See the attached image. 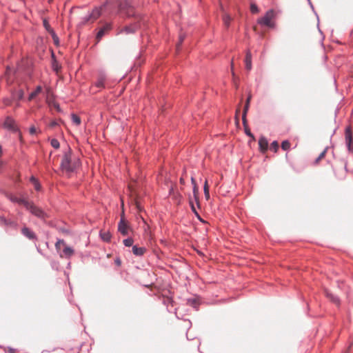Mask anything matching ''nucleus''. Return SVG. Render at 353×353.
<instances>
[{"mask_svg":"<svg viewBox=\"0 0 353 353\" xmlns=\"http://www.w3.org/2000/svg\"><path fill=\"white\" fill-rule=\"evenodd\" d=\"M186 304L196 310H198L199 306L200 305V301L197 297L189 298L186 301Z\"/></svg>","mask_w":353,"mask_h":353,"instance_id":"16","label":"nucleus"},{"mask_svg":"<svg viewBox=\"0 0 353 353\" xmlns=\"http://www.w3.org/2000/svg\"><path fill=\"white\" fill-rule=\"evenodd\" d=\"M190 208H191V210L192 211L194 212V214L196 215V216L200 220V221H202L199 214L198 213V212L196 211V208L194 206V201H193V199L192 197L190 198Z\"/></svg>","mask_w":353,"mask_h":353,"instance_id":"25","label":"nucleus"},{"mask_svg":"<svg viewBox=\"0 0 353 353\" xmlns=\"http://www.w3.org/2000/svg\"><path fill=\"white\" fill-rule=\"evenodd\" d=\"M259 11V9L258 6L255 3H251L250 5V12L252 14L258 13Z\"/></svg>","mask_w":353,"mask_h":353,"instance_id":"36","label":"nucleus"},{"mask_svg":"<svg viewBox=\"0 0 353 353\" xmlns=\"http://www.w3.org/2000/svg\"><path fill=\"white\" fill-rule=\"evenodd\" d=\"M71 118L73 123H74L76 125H79L81 124V118L78 115L72 114Z\"/></svg>","mask_w":353,"mask_h":353,"instance_id":"28","label":"nucleus"},{"mask_svg":"<svg viewBox=\"0 0 353 353\" xmlns=\"http://www.w3.org/2000/svg\"><path fill=\"white\" fill-rule=\"evenodd\" d=\"M99 236L104 242H110L112 238V235L109 231L101 230L99 232Z\"/></svg>","mask_w":353,"mask_h":353,"instance_id":"19","label":"nucleus"},{"mask_svg":"<svg viewBox=\"0 0 353 353\" xmlns=\"http://www.w3.org/2000/svg\"><path fill=\"white\" fill-rule=\"evenodd\" d=\"M250 100H251V96L250 95L247 98L245 105H248V106H250Z\"/></svg>","mask_w":353,"mask_h":353,"instance_id":"51","label":"nucleus"},{"mask_svg":"<svg viewBox=\"0 0 353 353\" xmlns=\"http://www.w3.org/2000/svg\"><path fill=\"white\" fill-rule=\"evenodd\" d=\"M12 95L13 97H14L16 99L20 101L22 100L24 97V92L22 89H19L13 92Z\"/></svg>","mask_w":353,"mask_h":353,"instance_id":"23","label":"nucleus"},{"mask_svg":"<svg viewBox=\"0 0 353 353\" xmlns=\"http://www.w3.org/2000/svg\"><path fill=\"white\" fill-rule=\"evenodd\" d=\"M58 125V123L56 121H51L50 126L52 128L56 127Z\"/></svg>","mask_w":353,"mask_h":353,"instance_id":"50","label":"nucleus"},{"mask_svg":"<svg viewBox=\"0 0 353 353\" xmlns=\"http://www.w3.org/2000/svg\"><path fill=\"white\" fill-rule=\"evenodd\" d=\"M174 312L176 314V308H174Z\"/></svg>","mask_w":353,"mask_h":353,"instance_id":"60","label":"nucleus"},{"mask_svg":"<svg viewBox=\"0 0 353 353\" xmlns=\"http://www.w3.org/2000/svg\"><path fill=\"white\" fill-rule=\"evenodd\" d=\"M224 20V23H225V25L226 26H229L230 25V17L229 16H225L223 19Z\"/></svg>","mask_w":353,"mask_h":353,"instance_id":"44","label":"nucleus"},{"mask_svg":"<svg viewBox=\"0 0 353 353\" xmlns=\"http://www.w3.org/2000/svg\"><path fill=\"white\" fill-rule=\"evenodd\" d=\"M243 127H244V132H245V134L252 138V139H254V134L251 132L250 130L249 129L248 126V123H247V121H245V124H243Z\"/></svg>","mask_w":353,"mask_h":353,"instance_id":"27","label":"nucleus"},{"mask_svg":"<svg viewBox=\"0 0 353 353\" xmlns=\"http://www.w3.org/2000/svg\"><path fill=\"white\" fill-rule=\"evenodd\" d=\"M249 107L250 106H248V105H245L244 108H243V114H242V121H243V124H245V121H247L246 116H247V113L249 110Z\"/></svg>","mask_w":353,"mask_h":353,"instance_id":"29","label":"nucleus"},{"mask_svg":"<svg viewBox=\"0 0 353 353\" xmlns=\"http://www.w3.org/2000/svg\"><path fill=\"white\" fill-rule=\"evenodd\" d=\"M70 266V263H68V268H69Z\"/></svg>","mask_w":353,"mask_h":353,"instance_id":"59","label":"nucleus"},{"mask_svg":"<svg viewBox=\"0 0 353 353\" xmlns=\"http://www.w3.org/2000/svg\"><path fill=\"white\" fill-rule=\"evenodd\" d=\"M124 245L125 247H132L133 246V243H134V240L131 237H129V238H127L123 240V241Z\"/></svg>","mask_w":353,"mask_h":353,"instance_id":"32","label":"nucleus"},{"mask_svg":"<svg viewBox=\"0 0 353 353\" xmlns=\"http://www.w3.org/2000/svg\"><path fill=\"white\" fill-rule=\"evenodd\" d=\"M52 68L56 72H58L61 69V65L57 61L54 53L53 52H52Z\"/></svg>","mask_w":353,"mask_h":353,"instance_id":"21","label":"nucleus"},{"mask_svg":"<svg viewBox=\"0 0 353 353\" xmlns=\"http://www.w3.org/2000/svg\"><path fill=\"white\" fill-rule=\"evenodd\" d=\"M197 194H198L197 185H194L193 186V198H192V199L194 200L197 206L199 207V198H198Z\"/></svg>","mask_w":353,"mask_h":353,"instance_id":"26","label":"nucleus"},{"mask_svg":"<svg viewBox=\"0 0 353 353\" xmlns=\"http://www.w3.org/2000/svg\"><path fill=\"white\" fill-rule=\"evenodd\" d=\"M21 234L29 240L37 239L36 234L28 227L24 226L21 228Z\"/></svg>","mask_w":353,"mask_h":353,"instance_id":"9","label":"nucleus"},{"mask_svg":"<svg viewBox=\"0 0 353 353\" xmlns=\"http://www.w3.org/2000/svg\"><path fill=\"white\" fill-rule=\"evenodd\" d=\"M327 150V148H325L324 150L321 152V154L319 155L318 158H316L315 161L316 163H318L321 159H323L325 157Z\"/></svg>","mask_w":353,"mask_h":353,"instance_id":"41","label":"nucleus"},{"mask_svg":"<svg viewBox=\"0 0 353 353\" xmlns=\"http://www.w3.org/2000/svg\"><path fill=\"white\" fill-rule=\"evenodd\" d=\"M0 223H2L7 226H10V227L14 228H17V222H15L11 219H7L3 216L0 217Z\"/></svg>","mask_w":353,"mask_h":353,"instance_id":"20","label":"nucleus"},{"mask_svg":"<svg viewBox=\"0 0 353 353\" xmlns=\"http://www.w3.org/2000/svg\"><path fill=\"white\" fill-rule=\"evenodd\" d=\"M276 17V12L273 9L268 10L265 15L258 19L257 22L261 26H265L270 28L275 27V23L272 20Z\"/></svg>","mask_w":353,"mask_h":353,"instance_id":"5","label":"nucleus"},{"mask_svg":"<svg viewBox=\"0 0 353 353\" xmlns=\"http://www.w3.org/2000/svg\"><path fill=\"white\" fill-rule=\"evenodd\" d=\"M3 102H4V103H5L6 105H10V100H9L8 99H5L3 100Z\"/></svg>","mask_w":353,"mask_h":353,"instance_id":"53","label":"nucleus"},{"mask_svg":"<svg viewBox=\"0 0 353 353\" xmlns=\"http://www.w3.org/2000/svg\"><path fill=\"white\" fill-rule=\"evenodd\" d=\"M132 253L137 256H142L147 251L145 247H139L137 245H134L132 248Z\"/></svg>","mask_w":353,"mask_h":353,"instance_id":"15","label":"nucleus"},{"mask_svg":"<svg viewBox=\"0 0 353 353\" xmlns=\"http://www.w3.org/2000/svg\"><path fill=\"white\" fill-rule=\"evenodd\" d=\"M290 145L291 144L288 140H285L281 143V148L285 151L288 150L290 148Z\"/></svg>","mask_w":353,"mask_h":353,"instance_id":"33","label":"nucleus"},{"mask_svg":"<svg viewBox=\"0 0 353 353\" xmlns=\"http://www.w3.org/2000/svg\"><path fill=\"white\" fill-rule=\"evenodd\" d=\"M1 154H2V148H1V146L0 145V156L1 155Z\"/></svg>","mask_w":353,"mask_h":353,"instance_id":"57","label":"nucleus"},{"mask_svg":"<svg viewBox=\"0 0 353 353\" xmlns=\"http://www.w3.org/2000/svg\"><path fill=\"white\" fill-rule=\"evenodd\" d=\"M3 125L6 128H7L10 130H12V131L17 130V128L15 126V121L10 117H7L6 118L4 123H3Z\"/></svg>","mask_w":353,"mask_h":353,"instance_id":"12","label":"nucleus"},{"mask_svg":"<svg viewBox=\"0 0 353 353\" xmlns=\"http://www.w3.org/2000/svg\"><path fill=\"white\" fill-rule=\"evenodd\" d=\"M231 67H232V68H233V61H232V63H231Z\"/></svg>","mask_w":353,"mask_h":353,"instance_id":"58","label":"nucleus"},{"mask_svg":"<svg viewBox=\"0 0 353 353\" xmlns=\"http://www.w3.org/2000/svg\"><path fill=\"white\" fill-rule=\"evenodd\" d=\"M245 65L247 70L250 71L252 69V54L250 50L246 52L245 58Z\"/></svg>","mask_w":353,"mask_h":353,"instance_id":"17","label":"nucleus"},{"mask_svg":"<svg viewBox=\"0 0 353 353\" xmlns=\"http://www.w3.org/2000/svg\"><path fill=\"white\" fill-rule=\"evenodd\" d=\"M61 244H62L63 245H65V241L63 239H58L55 243V248L57 250H59L60 249Z\"/></svg>","mask_w":353,"mask_h":353,"instance_id":"39","label":"nucleus"},{"mask_svg":"<svg viewBox=\"0 0 353 353\" xmlns=\"http://www.w3.org/2000/svg\"><path fill=\"white\" fill-rule=\"evenodd\" d=\"M50 265L53 270H59V263L54 260H50Z\"/></svg>","mask_w":353,"mask_h":353,"instance_id":"35","label":"nucleus"},{"mask_svg":"<svg viewBox=\"0 0 353 353\" xmlns=\"http://www.w3.org/2000/svg\"><path fill=\"white\" fill-rule=\"evenodd\" d=\"M42 91V87L41 85H38L36 87L34 91L32 92L28 97V101L33 100L37 94H39Z\"/></svg>","mask_w":353,"mask_h":353,"instance_id":"22","label":"nucleus"},{"mask_svg":"<svg viewBox=\"0 0 353 353\" xmlns=\"http://www.w3.org/2000/svg\"><path fill=\"white\" fill-rule=\"evenodd\" d=\"M345 144H346L348 152L350 153H353V148L352 147V141H353L352 134L351 128L350 126H347L345 128Z\"/></svg>","mask_w":353,"mask_h":353,"instance_id":"7","label":"nucleus"},{"mask_svg":"<svg viewBox=\"0 0 353 353\" xmlns=\"http://www.w3.org/2000/svg\"><path fill=\"white\" fill-rule=\"evenodd\" d=\"M53 106H54V108L56 109V110H57V111H58V112H61V108H60V105H59V103H54L53 104Z\"/></svg>","mask_w":353,"mask_h":353,"instance_id":"48","label":"nucleus"},{"mask_svg":"<svg viewBox=\"0 0 353 353\" xmlns=\"http://www.w3.org/2000/svg\"><path fill=\"white\" fill-rule=\"evenodd\" d=\"M270 149L276 152L279 149V143L276 141H274L270 145Z\"/></svg>","mask_w":353,"mask_h":353,"instance_id":"40","label":"nucleus"},{"mask_svg":"<svg viewBox=\"0 0 353 353\" xmlns=\"http://www.w3.org/2000/svg\"><path fill=\"white\" fill-rule=\"evenodd\" d=\"M91 19H93V17H92V15L90 14L85 16L83 19H82V23L83 24H85L87 22H88Z\"/></svg>","mask_w":353,"mask_h":353,"instance_id":"43","label":"nucleus"},{"mask_svg":"<svg viewBox=\"0 0 353 353\" xmlns=\"http://www.w3.org/2000/svg\"><path fill=\"white\" fill-rule=\"evenodd\" d=\"M307 1L308 2V4L310 5V8L312 9V10L314 11V6L311 2V0H307Z\"/></svg>","mask_w":353,"mask_h":353,"instance_id":"52","label":"nucleus"},{"mask_svg":"<svg viewBox=\"0 0 353 353\" xmlns=\"http://www.w3.org/2000/svg\"><path fill=\"white\" fill-rule=\"evenodd\" d=\"M26 209L30 212L31 214L41 220L43 223L46 222V219L49 215L40 207L36 205L33 201L26 203Z\"/></svg>","mask_w":353,"mask_h":353,"instance_id":"4","label":"nucleus"},{"mask_svg":"<svg viewBox=\"0 0 353 353\" xmlns=\"http://www.w3.org/2000/svg\"><path fill=\"white\" fill-rule=\"evenodd\" d=\"M74 253V250L70 246L67 245L66 244L64 245V248L62 252L59 253V256L61 258L70 259Z\"/></svg>","mask_w":353,"mask_h":353,"instance_id":"10","label":"nucleus"},{"mask_svg":"<svg viewBox=\"0 0 353 353\" xmlns=\"http://www.w3.org/2000/svg\"><path fill=\"white\" fill-rule=\"evenodd\" d=\"M72 154V150L70 147H68V150L63 152V157L60 164L61 170L68 173L74 172L81 164L79 159H73Z\"/></svg>","mask_w":353,"mask_h":353,"instance_id":"2","label":"nucleus"},{"mask_svg":"<svg viewBox=\"0 0 353 353\" xmlns=\"http://www.w3.org/2000/svg\"><path fill=\"white\" fill-rule=\"evenodd\" d=\"M112 28V24L111 23H106L105 25L101 27L96 35V39L97 42H99L102 37L109 31H110Z\"/></svg>","mask_w":353,"mask_h":353,"instance_id":"8","label":"nucleus"},{"mask_svg":"<svg viewBox=\"0 0 353 353\" xmlns=\"http://www.w3.org/2000/svg\"><path fill=\"white\" fill-rule=\"evenodd\" d=\"M118 231L123 236L128 234V225L122 218L118 224Z\"/></svg>","mask_w":353,"mask_h":353,"instance_id":"14","label":"nucleus"},{"mask_svg":"<svg viewBox=\"0 0 353 353\" xmlns=\"http://www.w3.org/2000/svg\"><path fill=\"white\" fill-rule=\"evenodd\" d=\"M8 352L9 353H16V350L13 348H9V350H8Z\"/></svg>","mask_w":353,"mask_h":353,"instance_id":"55","label":"nucleus"},{"mask_svg":"<svg viewBox=\"0 0 353 353\" xmlns=\"http://www.w3.org/2000/svg\"><path fill=\"white\" fill-rule=\"evenodd\" d=\"M131 9L127 0H107L101 7L94 8L90 13L93 19L101 16L103 11H108L110 14H118L123 18H130L133 14L128 11Z\"/></svg>","mask_w":353,"mask_h":353,"instance_id":"1","label":"nucleus"},{"mask_svg":"<svg viewBox=\"0 0 353 353\" xmlns=\"http://www.w3.org/2000/svg\"><path fill=\"white\" fill-rule=\"evenodd\" d=\"M50 144L55 149H59L60 147L59 141L57 139H51Z\"/></svg>","mask_w":353,"mask_h":353,"instance_id":"34","label":"nucleus"},{"mask_svg":"<svg viewBox=\"0 0 353 353\" xmlns=\"http://www.w3.org/2000/svg\"><path fill=\"white\" fill-rule=\"evenodd\" d=\"M203 190H204L205 197L207 200H208L210 199V192H209V187H208L207 181H205V182L204 183Z\"/></svg>","mask_w":353,"mask_h":353,"instance_id":"30","label":"nucleus"},{"mask_svg":"<svg viewBox=\"0 0 353 353\" xmlns=\"http://www.w3.org/2000/svg\"><path fill=\"white\" fill-rule=\"evenodd\" d=\"M130 6L131 7V9H129L128 11L130 12V13L133 14L132 17L137 19V21L130 23L128 26H125L123 28L120 29L117 32V35H119V34H123V33H125L126 34H134L139 29H140L142 27V26L145 25L144 19L141 16L135 14V13L134 12L133 7L130 4ZM130 17H132V16Z\"/></svg>","mask_w":353,"mask_h":353,"instance_id":"3","label":"nucleus"},{"mask_svg":"<svg viewBox=\"0 0 353 353\" xmlns=\"http://www.w3.org/2000/svg\"><path fill=\"white\" fill-rule=\"evenodd\" d=\"M21 196H17L13 193L7 192L6 193V197L9 199L12 203H17L19 205H22L25 208L27 205L26 203H28V200L24 198L21 194H20Z\"/></svg>","mask_w":353,"mask_h":353,"instance_id":"6","label":"nucleus"},{"mask_svg":"<svg viewBox=\"0 0 353 353\" xmlns=\"http://www.w3.org/2000/svg\"><path fill=\"white\" fill-rule=\"evenodd\" d=\"M163 303L167 305L168 311L171 312V310L169 309V304L172 305V303H173L172 299L168 298L163 301Z\"/></svg>","mask_w":353,"mask_h":353,"instance_id":"37","label":"nucleus"},{"mask_svg":"<svg viewBox=\"0 0 353 353\" xmlns=\"http://www.w3.org/2000/svg\"><path fill=\"white\" fill-rule=\"evenodd\" d=\"M184 39H185V36L184 35H180V37H179V43L177 44V48L180 47V46L183 43Z\"/></svg>","mask_w":353,"mask_h":353,"instance_id":"45","label":"nucleus"},{"mask_svg":"<svg viewBox=\"0 0 353 353\" xmlns=\"http://www.w3.org/2000/svg\"><path fill=\"white\" fill-rule=\"evenodd\" d=\"M105 76L104 74H100L98 76L97 80L94 83V85L98 88H105Z\"/></svg>","mask_w":353,"mask_h":353,"instance_id":"18","label":"nucleus"},{"mask_svg":"<svg viewBox=\"0 0 353 353\" xmlns=\"http://www.w3.org/2000/svg\"><path fill=\"white\" fill-rule=\"evenodd\" d=\"M61 244H62L63 245H65V241L63 239H58L55 243V248L57 250H59L60 249Z\"/></svg>","mask_w":353,"mask_h":353,"instance_id":"38","label":"nucleus"},{"mask_svg":"<svg viewBox=\"0 0 353 353\" xmlns=\"http://www.w3.org/2000/svg\"><path fill=\"white\" fill-rule=\"evenodd\" d=\"M37 252H38L40 254H41V255H43V256H45V255H44V254H43V252L41 251V250L39 248L37 247ZM46 258L47 259H48V260H50V259L49 256H46Z\"/></svg>","mask_w":353,"mask_h":353,"instance_id":"49","label":"nucleus"},{"mask_svg":"<svg viewBox=\"0 0 353 353\" xmlns=\"http://www.w3.org/2000/svg\"><path fill=\"white\" fill-rule=\"evenodd\" d=\"M50 34H51V36L52 37V39H53V41H54V44L55 45H58L59 42V37H58V36L57 35V34L55 33V32L54 31L53 29H50Z\"/></svg>","mask_w":353,"mask_h":353,"instance_id":"31","label":"nucleus"},{"mask_svg":"<svg viewBox=\"0 0 353 353\" xmlns=\"http://www.w3.org/2000/svg\"><path fill=\"white\" fill-rule=\"evenodd\" d=\"M114 263L117 266H120L121 265V261L120 258H119V257L116 258L114 259Z\"/></svg>","mask_w":353,"mask_h":353,"instance_id":"47","label":"nucleus"},{"mask_svg":"<svg viewBox=\"0 0 353 353\" xmlns=\"http://www.w3.org/2000/svg\"><path fill=\"white\" fill-rule=\"evenodd\" d=\"M324 294L331 302L337 305H340V299L337 295L332 294L327 289L324 290Z\"/></svg>","mask_w":353,"mask_h":353,"instance_id":"11","label":"nucleus"},{"mask_svg":"<svg viewBox=\"0 0 353 353\" xmlns=\"http://www.w3.org/2000/svg\"><path fill=\"white\" fill-rule=\"evenodd\" d=\"M191 183H192L193 186L194 185H196V181H195V179L193 177H191Z\"/></svg>","mask_w":353,"mask_h":353,"instance_id":"54","label":"nucleus"},{"mask_svg":"<svg viewBox=\"0 0 353 353\" xmlns=\"http://www.w3.org/2000/svg\"><path fill=\"white\" fill-rule=\"evenodd\" d=\"M43 24L46 30L50 33V29H52L46 19H43Z\"/></svg>","mask_w":353,"mask_h":353,"instance_id":"42","label":"nucleus"},{"mask_svg":"<svg viewBox=\"0 0 353 353\" xmlns=\"http://www.w3.org/2000/svg\"><path fill=\"white\" fill-rule=\"evenodd\" d=\"M30 134H34L37 132L36 128L34 126H31L29 130Z\"/></svg>","mask_w":353,"mask_h":353,"instance_id":"46","label":"nucleus"},{"mask_svg":"<svg viewBox=\"0 0 353 353\" xmlns=\"http://www.w3.org/2000/svg\"><path fill=\"white\" fill-rule=\"evenodd\" d=\"M180 183H181V184H184L185 181H184V179H183V178H181V179H180Z\"/></svg>","mask_w":353,"mask_h":353,"instance_id":"56","label":"nucleus"},{"mask_svg":"<svg viewBox=\"0 0 353 353\" xmlns=\"http://www.w3.org/2000/svg\"><path fill=\"white\" fill-rule=\"evenodd\" d=\"M30 181L34 184V188L37 191H39L41 190V185L37 178H35L34 176H32L30 178Z\"/></svg>","mask_w":353,"mask_h":353,"instance_id":"24","label":"nucleus"},{"mask_svg":"<svg viewBox=\"0 0 353 353\" xmlns=\"http://www.w3.org/2000/svg\"><path fill=\"white\" fill-rule=\"evenodd\" d=\"M259 148L260 151L263 153L265 152L268 150V141L267 139L263 136H261L259 138Z\"/></svg>","mask_w":353,"mask_h":353,"instance_id":"13","label":"nucleus"}]
</instances>
